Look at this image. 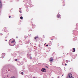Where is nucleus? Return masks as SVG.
<instances>
[{
    "instance_id": "1a4fd4ad",
    "label": "nucleus",
    "mask_w": 78,
    "mask_h": 78,
    "mask_svg": "<svg viewBox=\"0 0 78 78\" xmlns=\"http://www.w3.org/2000/svg\"><path fill=\"white\" fill-rule=\"evenodd\" d=\"M4 30L5 31H7V29H6V28H4Z\"/></svg>"
},
{
    "instance_id": "423d86ee",
    "label": "nucleus",
    "mask_w": 78,
    "mask_h": 78,
    "mask_svg": "<svg viewBox=\"0 0 78 78\" xmlns=\"http://www.w3.org/2000/svg\"><path fill=\"white\" fill-rule=\"evenodd\" d=\"M60 17V15H59V14H58L57 15V17L58 18H59Z\"/></svg>"
},
{
    "instance_id": "ddd939ff",
    "label": "nucleus",
    "mask_w": 78,
    "mask_h": 78,
    "mask_svg": "<svg viewBox=\"0 0 78 78\" xmlns=\"http://www.w3.org/2000/svg\"><path fill=\"white\" fill-rule=\"evenodd\" d=\"M69 78H74L73 77H70Z\"/></svg>"
},
{
    "instance_id": "5701e85b",
    "label": "nucleus",
    "mask_w": 78,
    "mask_h": 78,
    "mask_svg": "<svg viewBox=\"0 0 78 78\" xmlns=\"http://www.w3.org/2000/svg\"><path fill=\"white\" fill-rule=\"evenodd\" d=\"M16 38H18V37H16Z\"/></svg>"
},
{
    "instance_id": "b1692460",
    "label": "nucleus",
    "mask_w": 78,
    "mask_h": 78,
    "mask_svg": "<svg viewBox=\"0 0 78 78\" xmlns=\"http://www.w3.org/2000/svg\"><path fill=\"white\" fill-rule=\"evenodd\" d=\"M45 44H44V45H45Z\"/></svg>"
},
{
    "instance_id": "412c9836",
    "label": "nucleus",
    "mask_w": 78,
    "mask_h": 78,
    "mask_svg": "<svg viewBox=\"0 0 78 78\" xmlns=\"http://www.w3.org/2000/svg\"><path fill=\"white\" fill-rule=\"evenodd\" d=\"M67 64H65V65H66V66H67Z\"/></svg>"
},
{
    "instance_id": "dca6fc26",
    "label": "nucleus",
    "mask_w": 78,
    "mask_h": 78,
    "mask_svg": "<svg viewBox=\"0 0 78 78\" xmlns=\"http://www.w3.org/2000/svg\"><path fill=\"white\" fill-rule=\"evenodd\" d=\"M57 78H60L59 76H58Z\"/></svg>"
},
{
    "instance_id": "20e7f679",
    "label": "nucleus",
    "mask_w": 78,
    "mask_h": 78,
    "mask_svg": "<svg viewBox=\"0 0 78 78\" xmlns=\"http://www.w3.org/2000/svg\"><path fill=\"white\" fill-rule=\"evenodd\" d=\"M49 61L50 62H52L53 61V58L52 57L50 58Z\"/></svg>"
},
{
    "instance_id": "9d476101",
    "label": "nucleus",
    "mask_w": 78,
    "mask_h": 78,
    "mask_svg": "<svg viewBox=\"0 0 78 78\" xmlns=\"http://www.w3.org/2000/svg\"><path fill=\"white\" fill-rule=\"evenodd\" d=\"M20 18L22 20L23 19V17L22 16H21Z\"/></svg>"
},
{
    "instance_id": "39448f33",
    "label": "nucleus",
    "mask_w": 78,
    "mask_h": 78,
    "mask_svg": "<svg viewBox=\"0 0 78 78\" xmlns=\"http://www.w3.org/2000/svg\"><path fill=\"white\" fill-rule=\"evenodd\" d=\"M2 7V4L1 2V1L0 0V8H1Z\"/></svg>"
},
{
    "instance_id": "a211bd4d",
    "label": "nucleus",
    "mask_w": 78,
    "mask_h": 78,
    "mask_svg": "<svg viewBox=\"0 0 78 78\" xmlns=\"http://www.w3.org/2000/svg\"><path fill=\"white\" fill-rule=\"evenodd\" d=\"M32 59V57H30V59Z\"/></svg>"
},
{
    "instance_id": "2eb2a0df",
    "label": "nucleus",
    "mask_w": 78,
    "mask_h": 78,
    "mask_svg": "<svg viewBox=\"0 0 78 78\" xmlns=\"http://www.w3.org/2000/svg\"><path fill=\"white\" fill-rule=\"evenodd\" d=\"M22 74H23V72H22L21 73Z\"/></svg>"
},
{
    "instance_id": "4468645a",
    "label": "nucleus",
    "mask_w": 78,
    "mask_h": 78,
    "mask_svg": "<svg viewBox=\"0 0 78 78\" xmlns=\"http://www.w3.org/2000/svg\"><path fill=\"white\" fill-rule=\"evenodd\" d=\"M19 12H20V13H22V12L21 11H20Z\"/></svg>"
},
{
    "instance_id": "4be33fe9",
    "label": "nucleus",
    "mask_w": 78,
    "mask_h": 78,
    "mask_svg": "<svg viewBox=\"0 0 78 78\" xmlns=\"http://www.w3.org/2000/svg\"><path fill=\"white\" fill-rule=\"evenodd\" d=\"M51 40H53V39H51Z\"/></svg>"
},
{
    "instance_id": "f8f14e48",
    "label": "nucleus",
    "mask_w": 78,
    "mask_h": 78,
    "mask_svg": "<svg viewBox=\"0 0 78 78\" xmlns=\"http://www.w3.org/2000/svg\"><path fill=\"white\" fill-rule=\"evenodd\" d=\"M11 78H16L15 76H12L11 77Z\"/></svg>"
},
{
    "instance_id": "0eeeda50",
    "label": "nucleus",
    "mask_w": 78,
    "mask_h": 78,
    "mask_svg": "<svg viewBox=\"0 0 78 78\" xmlns=\"http://www.w3.org/2000/svg\"><path fill=\"white\" fill-rule=\"evenodd\" d=\"M38 38V36H36L35 37V39L36 40V39H37V38Z\"/></svg>"
},
{
    "instance_id": "f3484780",
    "label": "nucleus",
    "mask_w": 78,
    "mask_h": 78,
    "mask_svg": "<svg viewBox=\"0 0 78 78\" xmlns=\"http://www.w3.org/2000/svg\"><path fill=\"white\" fill-rule=\"evenodd\" d=\"M11 17V16H9V18H10Z\"/></svg>"
},
{
    "instance_id": "f257e3e1",
    "label": "nucleus",
    "mask_w": 78,
    "mask_h": 78,
    "mask_svg": "<svg viewBox=\"0 0 78 78\" xmlns=\"http://www.w3.org/2000/svg\"><path fill=\"white\" fill-rule=\"evenodd\" d=\"M15 41L13 40L12 41L10 40L9 42V44L11 46H13L15 44Z\"/></svg>"
},
{
    "instance_id": "9b49d317",
    "label": "nucleus",
    "mask_w": 78,
    "mask_h": 78,
    "mask_svg": "<svg viewBox=\"0 0 78 78\" xmlns=\"http://www.w3.org/2000/svg\"><path fill=\"white\" fill-rule=\"evenodd\" d=\"M2 56H5V54L4 53H2Z\"/></svg>"
},
{
    "instance_id": "393cba45",
    "label": "nucleus",
    "mask_w": 78,
    "mask_h": 78,
    "mask_svg": "<svg viewBox=\"0 0 78 78\" xmlns=\"http://www.w3.org/2000/svg\"><path fill=\"white\" fill-rule=\"evenodd\" d=\"M6 41H7V40H6Z\"/></svg>"
},
{
    "instance_id": "6e6552de",
    "label": "nucleus",
    "mask_w": 78,
    "mask_h": 78,
    "mask_svg": "<svg viewBox=\"0 0 78 78\" xmlns=\"http://www.w3.org/2000/svg\"><path fill=\"white\" fill-rule=\"evenodd\" d=\"M75 51V48H73V52H74Z\"/></svg>"
},
{
    "instance_id": "7ed1b4c3",
    "label": "nucleus",
    "mask_w": 78,
    "mask_h": 78,
    "mask_svg": "<svg viewBox=\"0 0 78 78\" xmlns=\"http://www.w3.org/2000/svg\"><path fill=\"white\" fill-rule=\"evenodd\" d=\"M41 71H42V72H46V69L44 68H42L41 69Z\"/></svg>"
},
{
    "instance_id": "f03ea898",
    "label": "nucleus",
    "mask_w": 78,
    "mask_h": 78,
    "mask_svg": "<svg viewBox=\"0 0 78 78\" xmlns=\"http://www.w3.org/2000/svg\"><path fill=\"white\" fill-rule=\"evenodd\" d=\"M73 77V76H72V74L69 73V74H68V77L67 78H68V77H69V78H70V77Z\"/></svg>"
},
{
    "instance_id": "6ab92c4d",
    "label": "nucleus",
    "mask_w": 78,
    "mask_h": 78,
    "mask_svg": "<svg viewBox=\"0 0 78 78\" xmlns=\"http://www.w3.org/2000/svg\"><path fill=\"white\" fill-rule=\"evenodd\" d=\"M17 61V59H16V60H15V61Z\"/></svg>"
},
{
    "instance_id": "aec40b11",
    "label": "nucleus",
    "mask_w": 78,
    "mask_h": 78,
    "mask_svg": "<svg viewBox=\"0 0 78 78\" xmlns=\"http://www.w3.org/2000/svg\"><path fill=\"white\" fill-rule=\"evenodd\" d=\"M46 46H48V45H46Z\"/></svg>"
}]
</instances>
